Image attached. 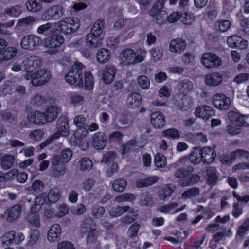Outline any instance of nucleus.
I'll use <instances>...</instances> for the list:
<instances>
[{"label": "nucleus", "instance_id": "864d4df0", "mask_svg": "<svg viewBox=\"0 0 249 249\" xmlns=\"http://www.w3.org/2000/svg\"><path fill=\"white\" fill-rule=\"evenodd\" d=\"M54 26H55L54 24L52 25L49 23H46L40 26L37 28V32L39 34H43L48 31L53 32L55 30V28L53 27Z\"/></svg>", "mask_w": 249, "mask_h": 249}, {"label": "nucleus", "instance_id": "c03bdc74", "mask_svg": "<svg viewBox=\"0 0 249 249\" xmlns=\"http://www.w3.org/2000/svg\"><path fill=\"white\" fill-rule=\"evenodd\" d=\"M231 158L234 160L237 158H245L249 160V152L242 149H238L231 153Z\"/></svg>", "mask_w": 249, "mask_h": 249}, {"label": "nucleus", "instance_id": "5fc2aeb1", "mask_svg": "<svg viewBox=\"0 0 249 249\" xmlns=\"http://www.w3.org/2000/svg\"><path fill=\"white\" fill-rule=\"evenodd\" d=\"M92 162L87 158H84L80 161V169L82 171L89 170L92 167Z\"/></svg>", "mask_w": 249, "mask_h": 249}, {"label": "nucleus", "instance_id": "2f4dec72", "mask_svg": "<svg viewBox=\"0 0 249 249\" xmlns=\"http://www.w3.org/2000/svg\"><path fill=\"white\" fill-rule=\"evenodd\" d=\"M1 166L3 169L11 168L14 164L15 158L11 155H5L0 157Z\"/></svg>", "mask_w": 249, "mask_h": 249}, {"label": "nucleus", "instance_id": "6e6552de", "mask_svg": "<svg viewBox=\"0 0 249 249\" xmlns=\"http://www.w3.org/2000/svg\"><path fill=\"white\" fill-rule=\"evenodd\" d=\"M64 14V9L60 5H53L48 8L42 14V18L45 20L58 19Z\"/></svg>", "mask_w": 249, "mask_h": 249}, {"label": "nucleus", "instance_id": "79ce46f5", "mask_svg": "<svg viewBox=\"0 0 249 249\" xmlns=\"http://www.w3.org/2000/svg\"><path fill=\"white\" fill-rule=\"evenodd\" d=\"M93 77L92 74L89 71L85 72V88L86 90H90L93 87Z\"/></svg>", "mask_w": 249, "mask_h": 249}, {"label": "nucleus", "instance_id": "473e14b6", "mask_svg": "<svg viewBox=\"0 0 249 249\" xmlns=\"http://www.w3.org/2000/svg\"><path fill=\"white\" fill-rule=\"evenodd\" d=\"M110 57L109 51L104 48L99 49L97 53V60L100 63H105L107 62Z\"/></svg>", "mask_w": 249, "mask_h": 249}, {"label": "nucleus", "instance_id": "de8ad7c7", "mask_svg": "<svg viewBox=\"0 0 249 249\" xmlns=\"http://www.w3.org/2000/svg\"><path fill=\"white\" fill-rule=\"evenodd\" d=\"M14 23V20H11L4 23H0V34L6 36L11 35L12 33L10 31L5 30V29L11 28Z\"/></svg>", "mask_w": 249, "mask_h": 249}, {"label": "nucleus", "instance_id": "f704fd0d", "mask_svg": "<svg viewBox=\"0 0 249 249\" xmlns=\"http://www.w3.org/2000/svg\"><path fill=\"white\" fill-rule=\"evenodd\" d=\"M179 85L180 91L184 94L191 92L194 89L193 82L188 79H185L181 81L179 83Z\"/></svg>", "mask_w": 249, "mask_h": 249}, {"label": "nucleus", "instance_id": "aec40b11", "mask_svg": "<svg viewBox=\"0 0 249 249\" xmlns=\"http://www.w3.org/2000/svg\"><path fill=\"white\" fill-rule=\"evenodd\" d=\"M101 36H96L91 33L88 34L86 36L87 45L90 48H97L102 45V38Z\"/></svg>", "mask_w": 249, "mask_h": 249}, {"label": "nucleus", "instance_id": "603ef678", "mask_svg": "<svg viewBox=\"0 0 249 249\" xmlns=\"http://www.w3.org/2000/svg\"><path fill=\"white\" fill-rule=\"evenodd\" d=\"M162 135L164 137L172 139H178L180 137L179 132L175 129H169L163 131Z\"/></svg>", "mask_w": 249, "mask_h": 249}, {"label": "nucleus", "instance_id": "72a5a7b5", "mask_svg": "<svg viewBox=\"0 0 249 249\" xmlns=\"http://www.w3.org/2000/svg\"><path fill=\"white\" fill-rule=\"evenodd\" d=\"M127 185V182L125 179L119 178L115 180L112 184L113 189L118 192H123Z\"/></svg>", "mask_w": 249, "mask_h": 249}, {"label": "nucleus", "instance_id": "a211bd4d", "mask_svg": "<svg viewBox=\"0 0 249 249\" xmlns=\"http://www.w3.org/2000/svg\"><path fill=\"white\" fill-rule=\"evenodd\" d=\"M151 123L155 128H161L165 124L164 115L160 112H155L151 114Z\"/></svg>", "mask_w": 249, "mask_h": 249}, {"label": "nucleus", "instance_id": "7c9ffc66", "mask_svg": "<svg viewBox=\"0 0 249 249\" xmlns=\"http://www.w3.org/2000/svg\"><path fill=\"white\" fill-rule=\"evenodd\" d=\"M141 101L142 97L141 95L137 93H133L127 98L128 105L131 108L139 107L141 105Z\"/></svg>", "mask_w": 249, "mask_h": 249}, {"label": "nucleus", "instance_id": "b1692460", "mask_svg": "<svg viewBox=\"0 0 249 249\" xmlns=\"http://www.w3.org/2000/svg\"><path fill=\"white\" fill-rule=\"evenodd\" d=\"M59 111V108L55 106L48 107L44 112L47 123L53 122L57 117Z\"/></svg>", "mask_w": 249, "mask_h": 249}, {"label": "nucleus", "instance_id": "4be33fe9", "mask_svg": "<svg viewBox=\"0 0 249 249\" xmlns=\"http://www.w3.org/2000/svg\"><path fill=\"white\" fill-rule=\"evenodd\" d=\"M78 64L75 63L69 70L68 73L66 75L65 80L69 85H74L77 81Z\"/></svg>", "mask_w": 249, "mask_h": 249}, {"label": "nucleus", "instance_id": "774afa93", "mask_svg": "<svg viewBox=\"0 0 249 249\" xmlns=\"http://www.w3.org/2000/svg\"><path fill=\"white\" fill-rule=\"evenodd\" d=\"M45 101V98L40 94H36L34 95L31 98V103L36 106L43 105Z\"/></svg>", "mask_w": 249, "mask_h": 249}, {"label": "nucleus", "instance_id": "0eeeda50", "mask_svg": "<svg viewBox=\"0 0 249 249\" xmlns=\"http://www.w3.org/2000/svg\"><path fill=\"white\" fill-rule=\"evenodd\" d=\"M221 59L212 53H204L201 58V62L203 65L207 68L211 69L219 66L221 64Z\"/></svg>", "mask_w": 249, "mask_h": 249}, {"label": "nucleus", "instance_id": "412c9836", "mask_svg": "<svg viewBox=\"0 0 249 249\" xmlns=\"http://www.w3.org/2000/svg\"><path fill=\"white\" fill-rule=\"evenodd\" d=\"M28 119L30 122L37 124H43L47 123L44 113L37 111L29 113Z\"/></svg>", "mask_w": 249, "mask_h": 249}, {"label": "nucleus", "instance_id": "69168bd1", "mask_svg": "<svg viewBox=\"0 0 249 249\" xmlns=\"http://www.w3.org/2000/svg\"><path fill=\"white\" fill-rule=\"evenodd\" d=\"M44 136L43 132L39 129L35 130L30 133V138L33 141H38L42 139Z\"/></svg>", "mask_w": 249, "mask_h": 249}, {"label": "nucleus", "instance_id": "f3484780", "mask_svg": "<svg viewBox=\"0 0 249 249\" xmlns=\"http://www.w3.org/2000/svg\"><path fill=\"white\" fill-rule=\"evenodd\" d=\"M102 75V79L106 84L111 83L114 79L116 70L114 66H108L100 71Z\"/></svg>", "mask_w": 249, "mask_h": 249}, {"label": "nucleus", "instance_id": "f03ea898", "mask_svg": "<svg viewBox=\"0 0 249 249\" xmlns=\"http://www.w3.org/2000/svg\"><path fill=\"white\" fill-rule=\"evenodd\" d=\"M51 77L50 71L45 69H41L33 74H26L24 75L26 80H30L31 84L36 86L44 85Z\"/></svg>", "mask_w": 249, "mask_h": 249}, {"label": "nucleus", "instance_id": "cd10ccee", "mask_svg": "<svg viewBox=\"0 0 249 249\" xmlns=\"http://www.w3.org/2000/svg\"><path fill=\"white\" fill-rule=\"evenodd\" d=\"M22 11L21 6L17 5L6 8L3 12V15L13 18H17L22 13Z\"/></svg>", "mask_w": 249, "mask_h": 249}, {"label": "nucleus", "instance_id": "f8f14e48", "mask_svg": "<svg viewBox=\"0 0 249 249\" xmlns=\"http://www.w3.org/2000/svg\"><path fill=\"white\" fill-rule=\"evenodd\" d=\"M194 114L196 117L207 120L213 116L215 112L213 108L210 106H200L196 109Z\"/></svg>", "mask_w": 249, "mask_h": 249}, {"label": "nucleus", "instance_id": "ea45409f", "mask_svg": "<svg viewBox=\"0 0 249 249\" xmlns=\"http://www.w3.org/2000/svg\"><path fill=\"white\" fill-rule=\"evenodd\" d=\"M39 236L40 233L38 230H32L28 237V240L26 244V246L31 247L35 245L39 239Z\"/></svg>", "mask_w": 249, "mask_h": 249}, {"label": "nucleus", "instance_id": "e2e57ef3", "mask_svg": "<svg viewBox=\"0 0 249 249\" xmlns=\"http://www.w3.org/2000/svg\"><path fill=\"white\" fill-rule=\"evenodd\" d=\"M141 201L142 205H149L153 203V198L148 192H144L141 196Z\"/></svg>", "mask_w": 249, "mask_h": 249}, {"label": "nucleus", "instance_id": "a878e982", "mask_svg": "<svg viewBox=\"0 0 249 249\" xmlns=\"http://www.w3.org/2000/svg\"><path fill=\"white\" fill-rule=\"evenodd\" d=\"M133 211V208L128 206H118L112 209L109 212V214L112 217H116L120 216L125 212L132 213Z\"/></svg>", "mask_w": 249, "mask_h": 249}, {"label": "nucleus", "instance_id": "c756f323", "mask_svg": "<svg viewBox=\"0 0 249 249\" xmlns=\"http://www.w3.org/2000/svg\"><path fill=\"white\" fill-rule=\"evenodd\" d=\"M189 159L190 161L194 165L198 164L202 161L200 149L195 148L194 150L189 154Z\"/></svg>", "mask_w": 249, "mask_h": 249}, {"label": "nucleus", "instance_id": "20e7f679", "mask_svg": "<svg viewBox=\"0 0 249 249\" xmlns=\"http://www.w3.org/2000/svg\"><path fill=\"white\" fill-rule=\"evenodd\" d=\"M121 63L123 66H128L140 63L143 60L142 55H136L135 52L131 49L123 50L120 55Z\"/></svg>", "mask_w": 249, "mask_h": 249}, {"label": "nucleus", "instance_id": "393cba45", "mask_svg": "<svg viewBox=\"0 0 249 249\" xmlns=\"http://www.w3.org/2000/svg\"><path fill=\"white\" fill-rule=\"evenodd\" d=\"M22 206L20 204H17L7 210L6 212L7 218L9 220H16L21 214Z\"/></svg>", "mask_w": 249, "mask_h": 249}, {"label": "nucleus", "instance_id": "13d9d810", "mask_svg": "<svg viewBox=\"0 0 249 249\" xmlns=\"http://www.w3.org/2000/svg\"><path fill=\"white\" fill-rule=\"evenodd\" d=\"M180 20L184 24L190 25L194 20V17L191 13L180 14Z\"/></svg>", "mask_w": 249, "mask_h": 249}, {"label": "nucleus", "instance_id": "bb28decb", "mask_svg": "<svg viewBox=\"0 0 249 249\" xmlns=\"http://www.w3.org/2000/svg\"><path fill=\"white\" fill-rule=\"evenodd\" d=\"M176 105L178 109L186 111L191 107V100L189 97L183 95L182 98L177 101Z\"/></svg>", "mask_w": 249, "mask_h": 249}, {"label": "nucleus", "instance_id": "a19ab883", "mask_svg": "<svg viewBox=\"0 0 249 249\" xmlns=\"http://www.w3.org/2000/svg\"><path fill=\"white\" fill-rule=\"evenodd\" d=\"M26 219L28 222L33 227H40L41 220L39 214H28Z\"/></svg>", "mask_w": 249, "mask_h": 249}, {"label": "nucleus", "instance_id": "a18cd8bd", "mask_svg": "<svg viewBox=\"0 0 249 249\" xmlns=\"http://www.w3.org/2000/svg\"><path fill=\"white\" fill-rule=\"evenodd\" d=\"M16 232L14 231H9L6 232L2 237V243L7 245L14 244V238Z\"/></svg>", "mask_w": 249, "mask_h": 249}, {"label": "nucleus", "instance_id": "49530a36", "mask_svg": "<svg viewBox=\"0 0 249 249\" xmlns=\"http://www.w3.org/2000/svg\"><path fill=\"white\" fill-rule=\"evenodd\" d=\"M163 5L164 3L162 0H157L149 11L150 15L152 17H154L160 11H162V9L163 7Z\"/></svg>", "mask_w": 249, "mask_h": 249}, {"label": "nucleus", "instance_id": "39448f33", "mask_svg": "<svg viewBox=\"0 0 249 249\" xmlns=\"http://www.w3.org/2000/svg\"><path fill=\"white\" fill-rule=\"evenodd\" d=\"M40 38L34 35L24 36L20 40L21 47L25 50L32 51L37 49L40 45Z\"/></svg>", "mask_w": 249, "mask_h": 249}, {"label": "nucleus", "instance_id": "4c0bfd02", "mask_svg": "<svg viewBox=\"0 0 249 249\" xmlns=\"http://www.w3.org/2000/svg\"><path fill=\"white\" fill-rule=\"evenodd\" d=\"M47 197L49 203H54L56 202L60 197L59 190L57 188L51 189L49 191Z\"/></svg>", "mask_w": 249, "mask_h": 249}, {"label": "nucleus", "instance_id": "9d476101", "mask_svg": "<svg viewBox=\"0 0 249 249\" xmlns=\"http://www.w3.org/2000/svg\"><path fill=\"white\" fill-rule=\"evenodd\" d=\"M41 65V61L37 56H30L26 58L23 61L24 70L27 74H33L32 72L38 69Z\"/></svg>", "mask_w": 249, "mask_h": 249}, {"label": "nucleus", "instance_id": "6e6d98bb", "mask_svg": "<svg viewBox=\"0 0 249 249\" xmlns=\"http://www.w3.org/2000/svg\"><path fill=\"white\" fill-rule=\"evenodd\" d=\"M240 36L236 35L228 37L227 43L228 46L232 48H237L238 44L240 42Z\"/></svg>", "mask_w": 249, "mask_h": 249}, {"label": "nucleus", "instance_id": "680f3d73", "mask_svg": "<svg viewBox=\"0 0 249 249\" xmlns=\"http://www.w3.org/2000/svg\"><path fill=\"white\" fill-rule=\"evenodd\" d=\"M218 30L221 32L227 31L231 27V23L228 20H221L217 22Z\"/></svg>", "mask_w": 249, "mask_h": 249}, {"label": "nucleus", "instance_id": "58836bf2", "mask_svg": "<svg viewBox=\"0 0 249 249\" xmlns=\"http://www.w3.org/2000/svg\"><path fill=\"white\" fill-rule=\"evenodd\" d=\"M27 9L32 12L39 11L42 8V4L35 0H29L26 4Z\"/></svg>", "mask_w": 249, "mask_h": 249}, {"label": "nucleus", "instance_id": "09e8293b", "mask_svg": "<svg viewBox=\"0 0 249 249\" xmlns=\"http://www.w3.org/2000/svg\"><path fill=\"white\" fill-rule=\"evenodd\" d=\"M155 164L157 168H163L166 165V159L161 154H157L155 156Z\"/></svg>", "mask_w": 249, "mask_h": 249}, {"label": "nucleus", "instance_id": "423d86ee", "mask_svg": "<svg viewBox=\"0 0 249 249\" xmlns=\"http://www.w3.org/2000/svg\"><path fill=\"white\" fill-rule=\"evenodd\" d=\"M93 221L91 219H86L81 225L82 231L85 232L89 231L87 237L86 243L88 245H90L97 240L98 236V232L95 228H93L91 224Z\"/></svg>", "mask_w": 249, "mask_h": 249}, {"label": "nucleus", "instance_id": "2eb2a0df", "mask_svg": "<svg viewBox=\"0 0 249 249\" xmlns=\"http://www.w3.org/2000/svg\"><path fill=\"white\" fill-rule=\"evenodd\" d=\"M62 229L58 224H54L49 229L47 238L49 242L53 243L56 241L61 236Z\"/></svg>", "mask_w": 249, "mask_h": 249}, {"label": "nucleus", "instance_id": "dca6fc26", "mask_svg": "<svg viewBox=\"0 0 249 249\" xmlns=\"http://www.w3.org/2000/svg\"><path fill=\"white\" fill-rule=\"evenodd\" d=\"M186 47V41L180 38L172 39L169 44L170 52L177 54L180 53L184 51Z\"/></svg>", "mask_w": 249, "mask_h": 249}, {"label": "nucleus", "instance_id": "37998d69", "mask_svg": "<svg viewBox=\"0 0 249 249\" xmlns=\"http://www.w3.org/2000/svg\"><path fill=\"white\" fill-rule=\"evenodd\" d=\"M105 213V209L104 207L99 205H94L91 210V214L95 218H100L103 216Z\"/></svg>", "mask_w": 249, "mask_h": 249}, {"label": "nucleus", "instance_id": "3c124183", "mask_svg": "<svg viewBox=\"0 0 249 249\" xmlns=\"http://www.w3.org/2000/svg\"><path fill=\"white\" fill-rule=\"evenodd\" d=\"M137 82L139 85L143 89H146L150 86V80L146 76L141 75L138 76Z\"/></svg>", "mask_w": 249, "mask_h": 249}, {"label": "nucleus", "instance_id": "c85d7f7f", "mask_svg": "<svg viewBox=\"0 0 249 249\" xmlns=\"http://www.w3.org/2000/svg\"><path fill=\"white\" fill-rule=\"evenodd\" d=\"M200 190L197 187H192L184 191L181 194V198L183 200L192 199L198 196Z\"/></svg>", "mask_w": 249, "mask_h": 249}, {"label": "nucleus", "instance_id": "0e129e2a", "mask_svg": "<svg viewBox=\"0 0 249 249\" xmlns=\"http://www.w3.org/2000/svg\"><path fill=\"white\" fill-rule=\"evenodd\" d=\"M226 132L230 135H235L240 133L241 129L234 123H229L227 126Z\"/></svg>", "mask_w": 249, "mask_h": 249}, {"label": "nucleus", "instance_id": "ddd939ff", "mask_svg": "<svg viewBox=\"0 0 249 249\" xmlns=\"http://www.w3.org/2000/svg\"><path fill=\"white\" fill-rule=\"evenodd\" d=\"M202 162L205 164H211L213 162L216 157L214 150L210 147H204L200 149Z\"/></svg>", "mask_w": 249, "mask_h": 249}, {"label": "nucleus", "instance_id": "e433bc0d", "mask_svg": "<svg viewBox=\"0 0 249 249\" xmlns=\"http://www.w3.org/2000/svg\"><path fill=\"white\" fill-rule=\"evenodd\" d=\"M104 28V21L102 19L97 20L91 29V33L96 36H101Z\"/></svg>", "mask_w": 249, "mask_h": 249}, {"label": "nucleus", "instance_id": "6ab92c4d", "mask_svg": "<svg viewBox=\"0 0 249 249\" xmlns=\"http://www.w3.org/2000/svg\"><path fill=\"white\" fill-rule=\"evenodd\" d=\"M18 52V49L15 47H6L3 49V52L1 55L0 63L14 58L16 56Z\"/></svg>", "mask_w": 249, "mask_h": 249}, {"label": "nucleus", "instance_id": "052dcab7", "mask_svg": "<svg viewBox=\"0 0 249 249\" xmlns=\"http://www.w3.org/2000/svg\"><path fill=\"white\" fill-rule=\"evenodd\" d=\"M35 21V18L33 16H28L20 19L18 21L19 26H26L32 24Z\"/></svg>", "mask_w": 249, "mask_h": 249}, {"label": "nucleus", "instance_id": "8fccbe9b", "mask_svg": "<svg viewBox=\"0 0 249 249\" xmlns=\"http://www.w3.org/2000/svg\"><path fill=\"white\" fill-rule=\"evenodd\" d=\"M178 206L179 204L178 203L171 202L160 206L159 210L162 213H168L176 209Z\"/></svg>", "mask_w": 249, "mask_h": 249}, {"label": "nucleus", "instance_id": "338daca9", "mask_svg": "<svg viewBox=\"0 0 249 249\" xmlns=\"http://www.w3.org/2000/svg\"><path fill=\"white\" fill-rule=\"evenodd\" d=\"M249 219L248 218H246L243 224L239 228L238 230V234L241 236L243 237L245 232L249 230Z\"/></svg>", "mask_w": 249, "mask_h": 249}, {"label": "nucleus", "instance_id": "5701e85b", "mask_svg": "<svg viewBox=\"0 0 249 249\" xmlns=\"http://www.w3.org/2000/svg\"><path fill=\"white\" fill-rule=\"evenodd\" d=\"M222 81V76L219 72H212L205 76V82L207 85L216 86Z\"/></svg>", "mask_w": 249, "mask_h": 249}, {"label": "nucleus", "instance_id": "7ed1b4c3", "mask_svg": "<svg viewBox=\"0 0 249 249\" xmlns=\"http://www.w3.org/2000/svg\"><path fill=\"white\" fill-rule=\"evenodd\" d=\"M64 37L60 35H53L50 38L45 40L44 46L49 48L45 52L47 54L53 55L57 53L59 51V48L64 42Z\"/></svg>", "mask_w": 249, "mask_h": 249}, {"label": "nucleus", "instance_id": "1a4fd4ad", "mask_svg": "<svg viewBox=\"0 0 249 249\" xmlns=\"http://www.w3.org/2000/svg\"><path fill=\"white\" fill-rule=\"evenodd\" d=\"M75 23V21L73 18L67 17L55 23L54 25L59 28V29H56V31H61L65 34H69L73 32L72 26L74 25Z\"/></svg>", "mask_w": 249, "mask_h": 249}, {"label": "nucleus", "instance_id": "f257e3e1", "mask_svg": "<svg viewBox=\"0 0 249 249\" xmlns=\"http://www.w3.org/2000/svg\"><path fill=\"white\" fill-rule=\"evenodd\" d=\"M57 131L52 135L49 138L40 144L41 149L44 148L53 141L58 139L60 136L65 137L69 133V125L67 119L65 117H60L57 122Z\"/></svg>", "mask_w": 249, "mask_h": 249}, {"label": "nucleus", "instance_id": "9b49d317", "mask_svg": "<svg viewBox=\"0 0 249 249\" xmlns=\"http://www.w3.org/2000/svg\"><path fill=\"white\" fill-rule=\"evenodd\" d=\"M213 102L216 107L221 110L228 109L231 104L230 98L222 94H216L214 95Z\"/></svg>", "mask_w": 249, "mask_h": 249}, {"label": "nucleus", "instance_id": "bf43d9fd", "mask_svg": "<svg viewBox=\"0 0 249 249\" xmlns=\"http://www.w3.org/2000/svg\"><path fill=\"white\" fill-rule=\"evenodd\" d=\"M194 168L189 167L188 169L180 168L175 173V176L177 178H184L188 174L193 172Z\"/></svg>", "mask_w": 249, "mask_h": 249}, {"label": "nucleus", "instance_id": "c9c22d12", "mask_svg": "<svg viewBox=\"0 0 249 249\" xmlns=\"http://www.w3.org/2000/svg\"><path fill=\"white\" fill-rule=\"evenodd\" d=\"M207 175L208 177L207 182L209 185L212 186L214 185L217 181L216 170L214 167H210L207 170Z\"/></svg>", "mask_w": 249, "mask_h": 249}, {"label": "nucleus", "instance_id": "4d7b16f0", "mask_svg": "<svg viewBox=\"0 0 249 249\" xmlns=\"http://www.w3.org/2000/svg\"><path fill=\"white\" fill-rule=\"evenodd\" d=\"M154 17L157 24H162L167 20L168 15L165 11H162L156 14Z\"/></svg>", "mask_w": 249, "mask_h": 249}, {"label": "nucleus", "instance_id": "4468645a", "mask_svg": "<svg viewBox=\"0 0 249 249\" xmlns=\"http://www.w3.org/2000/svg\"><path fill=\"white\" fill-rule=\"evenodd\" d=\"M107 136L105 133L98 132L92 136V145L97 150L104 149L106 144Z\"/></svg>", "mask_w": 249, "mask_h": 249}]
</instances>
